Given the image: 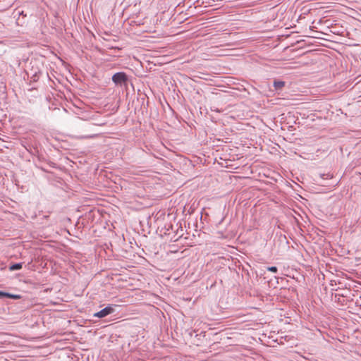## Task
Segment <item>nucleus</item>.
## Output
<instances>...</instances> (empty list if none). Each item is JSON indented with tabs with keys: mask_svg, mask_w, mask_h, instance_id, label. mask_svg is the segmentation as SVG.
Masks as SVG:
<instances>
[{
	"mask_svg": "<svg viewBox=\"0 0 361 361\" xmlns=\"http://www.w3.org/2000/svg\"><path fill=\"white\" fill-rule=\"evenodd\" d=\"M267 270L276 273L277 271V268L276 267H269L267 268Z\"/></svg>",
	"mask_w": 361,
	"mask_h": 361,
	"instance_id": "obj_6",
	"label": "nucleus"
},
{
	"mask_svg": "<svg viewBox=\"0 0 361 361\" xmlns=\"http://www.w3.org/2000/svg\"><path fill=\"white\" fill-rule=\"evenodd\" d=\"M0 297H7V298H15V299L20 298L19 295H11V294L4 293L2 291H0Z\"/></svg>",
	"mask_w": 361,
	"mask_h": 361,
	"instance_id": "obj_3",
	"label": "nucleus"
},
{
	"mask_svg": "<svg viewBox=\"0 0 361 361\" xmlns=\"http://www.w3.org/2000/svg\"><path fill=\"white\" fill-rule=\"evenodd\" d=\"M22 268V264L20 263L15 264L10 267L11 270H19Z\"/></svg>",
	"mask_w": 361,
	"mask_h": 361,
	"instance_id": "obj_5",
	"label": "nucleus"
},
{
	"mask_svg": "<svg viewBox=\"0 0 361 361\" xmlns=\"http://www.w3.org/2000/svg\"><path fill=\"white\" fill-rule=\"evenodd\" d=\"M114 312V309L112 306L109 305L104 308L103 310L96 312L94 314V317L98 318H103L106 316L113 313Z\"/></svg>",
	"mask_w": 361,
	"mask_h": 361,
	"instance_id": "obj_2",
	"label": "nucleus"
},
{
	"mask_svg": "<svg viewBox=\"0 0 361 361\" xmlns=\"http://www.w3.org/2000/svg\"><path fill=\"white\" fill-rule=\"evenodd\" d=\"M127 80V75L123 72L116 73L112 76V80L116 85H122L126 82Z\"/></svg>",
	"mask_w": 361,
	"mask_h": 361,
	"instance_id": "obj_1",
	"label": "nucleus"
},
{
	"mask_svg": "<svg viewBox=\"0 0 361 361\" xmlns=\"http://www.w3.org/2000/svg\"><path fill=\"white\" fill-rule=\"evenodd\" d=\"M285 85V82L283 81L274 82V87L276 88H282Z\"/></svg>",
	"mask_w": 361,
	"mask_h": 361,
	"instance_id": "obj_4",
	"label": "nucleus"
}]
</instances>
